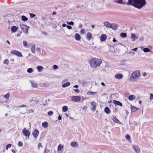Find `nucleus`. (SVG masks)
<instances>
[{
    "label": "nucleus",
    "mask_w": 153,
    "mask_h": 153,
    "mask_svg": "<svg viewBox=\"0 0 153 153\" xmlns=\"http://www.w3.org/2000/svg\"><path fill=\"white\" fill-rule=\"evenodd\" d=\"M127 4L140 9L146 4V2L145 0H128Z\"/></svg>",
    "instance_id": "obj_1"
},
{
    "label": "nucleus",
    "mask_w": 153,
    "mask_h": 153,
    "mask_svg": "<svg viewBox=\"0 0 153 153\" xmlns=\"http://www.w3.org/2000/svg\"><path fill=\"white\" fill-rule=\"evenodd\" d=\"M102 62L100 59L93 58L90 60L89 64L91 68H96L100 66Z\"/></svg>",
    "instance_id": "obj_2"
},
{
    "label": "nucleus",
    "mask_w": 153,
    "mask_h": 153,
    "mask_svg": "<svg viewBox=\"0 0 153 153\" xmlns=\"http://www.w3.org/2000/svg\"><path fill=\"white\" fill-rule=\"evenodd\" d=\"M140 75V71L139 70H137L135 71L130 76V80L131 81H133L134 79H136Z\"/></svg>",
    "instance_id": "obj_3"
},
{
    "label": "nucleus",
    "mask_w": 153,
    "mask_h": 153,
    "mask_svg": "<svg viewBox=\"0 0 153 153\" xmlns=\"http://www.w3.org/2000/svg\"><path fill=\"white\" fill-rule=\"evenodd\" d=\"M20 27L23 31L25 33H28V29L29 28V27L24 24H21L20 25Z\"/></svg>",
    "instance_id": "obj_4"
},
{
    "label": "nucleus",
    "mask_w": 153,
    "mask_h": 153,
    "mask_svg": "<svg viewBox=\"0 0 153 153\" xmlns=\"http://www.w3.org/2000/svg\"><path fill=\"white\" fill-rule=\"evenodd\" d=\"M81 97L79 96H73L71 97V100L75 102H79L81 100Z\"/></svg>",
    "instance_id": "obj_5"
},
{
    "label": "nucleus",
    "mask_w": 153,
    "mask_h": 153,
    "mask_svg": "<svg viewBox=\"0 0 153 153\" xmlns=\"http://www.w3.org/2000/svg\"><path fill=\"white\" fill-rule=\"evenodd\" d=\"M23 134L25 136L29 138L30 134V132L27 129H26V128H24L22 131Z\"/></svg>",
    "instance_id": "obj_6"
},
{
    "label": "nucleus",
    "mask_w": 153,
    "mask_h": 153,
    "mask_svg": "<svg viewBox=\"0 0 153 153\" xmlns=\"http://www.w3.org/2000/svg\"><path fill=\"white\" fill-rule=\"evenodd\" d=\"M39 131L38 130L35 129L32 132V134L35 138H36L39 134Z\"/></svg>",
    "instance_id": "obj_7"
},
{
    "label": "nucleus",
    "mask_w": 153,
    "mask_h": 153,
    "mask_svg": "<svg viewBox=\"0 0 153 153\" xmlns=\"http://www.w3.org/2000/svg\"><path fill=\"white\" fill-rule=\"evenodd\" d=\"M132 148L134 151L136 153H139L140 152V150L139 147L137 146L133 145Z\"/></svg>",
    "instance_id": "obj_8"
},
{
    "label": "nucleus",
    "mask_w": 153,
    "mask_h": 153,
    "mask_svg": "<svg viewBox=\"0 0 153 153\" xmlns=\"http://www.w3.org/2000/svg\"><path fill=\"white\" fill-rule=\"evenodd\" d=\"M117 3L120 4L127 5H128V2H126L125 1L123 0H117Z\"/></svg>",
    "instance_id": "obj_9"
},
{
    "label": "nucleus",
    "mask_w": 153,
    "mask_h": 153,
    "mask_svg": "<svg viewBox=\"0 0 153 153\" xmlns=\"http://www.w3.org/2000/svg\"><path fill=\"white\" fill-rule=\"evenodd\" d=\"M107 39V36L106 34H102L100 37V39L101 42H104Z\"/></svg>",
    "instance_id": "obj_10"
},
{
    "label": "nucleus",
    "mask_w": 153,
    "mask_h": 153,
    "mask_svg": "<svg viewBox=\"0 0 153 153\" xmlns=\"http://www.w3.org/2000/svg\"><path fill=\"white\" fill-rule=\"evenodd\" d=\"M111 28L113 30H116L118 28L119 26V25L115 23H112L111 24Z\"/></svg>",
    "instance_id": "obj_11"
},
{
    "label": "nucleus",
    "mask_w": 153,
    "mask_h": 153,
    "mask_svg": "<svg viewBox=\"0 0 153 153\" xmlns=\"http://www.w3.org/2000/svg\"><path fill=\"white\" fill-rule=\"evenodd\" d=\"M130 108L131 112H134L140 109L139 108L135 107L132 105H131Z\"/></svg>",
    "instance_id": "obj_12"
},
{
    "label": "nucleus",
    "mask_w": 153,
    "mask_h": 153,
    "mask_svg": "<svg viewBox=\"0 0 153 153\" xmlns=\"http://www.w3.org/2000/svg\"><path fill=\"white\" fill-rule=\"evenodd\" d=\"M113 103L116 105H119L120 106H122V103L119 101L114 100L113 101Z\"/></svg>",
    "instance_id": "obj_13"
},
{
    "label": "nucleus",
    "mask_w": 153,
    "mask_h": 153,
    "mask_svg": "<svg viewBox=\"0 0 153 153\" xmlns=\"http://www.w3.org/2000/svg\"><path fill=\"white\" fill-rule=\"evenodd\" d=\"M104 25L107 27L111 28V24L108 22H103Z\"/></svg>",
    "instance_id": "obj_14"
},
{
    "label": "nucleus",
    "mask_w": 153,
    "mask_h": 153,
    "mask_svg": "<svg viewBox=\"0 0 153 153\" xmlns=\"http://www.w3.org/2000/svg\"><path fill=\"white\" fill-rule=\"evenodd\" d=\"M123 77V75L121 74H117L115 76V78L117 79H120Z\"/></svg>",
    "instance_id": "obj_15"
},
{
    "label": "nucleus",
    "mask_w": 153,
    "mask_h": 153,
    "mask_svg": "<svg viewBox=\"0 0 153 153\" xmlns=\"http://www.w3.org/2000/svg\"><path fill=\"white\" fill-rule=\"evenodd\" d=\"M19 28L15 26H13L11 28V30L13 33L16 32L18 29Z\"/></svg>",
    "instance_id": "obj_16"
},
{
    "label": "nucleus",
    "mask_w": 153,
    "mask_h": 153,
    "mask_svg": "<svg viewBox=\"0 0 153 153\" xmlns=\"http://www.w3.org/2000/svg\"><path fill=\"white\" fill-rule=\"evenodd\" d=\"M95 104V102H91V105L93 106L91 108V110L93 111H94L96 110V105Z\"/></svg>",
    "instance_id": "obj_17"
},
{
    "label": "nucleus",
    "mask_w": 153,
    "mask_h": 153,
    "mask_svg": "<svg viewBox=\"0 0 153 153\" xmlns=\"http://www.w3.org/2000/svg\"><path fill=\"white\" fill-rule=\"evenodd\" d=\"M104 111L105 113L107 114H110L111 112L110 109L108 106H106L105 108Z\"/></svg>",
    "instance_id": "obj_18"
},
{
    "label": "nucleus",
    "mask_w": 153,
    "mask_h": 153,
    "mask_svg": "<svg viewBox=\"0 0 153 153\" xmlns=\"http://www.w3.org/2000/svg\"><path fill=\"white\" fill-rule=\"evenodd\" d=\"M74 38L76 40L78 41L80 40L81 38L79 34L78 33H76L75 34Z\"/></svg>",
    "instance_id": "obj_19"
},
{
    "label": "nucleus",
    "mask_w": 153,
    "mask_h": 153,
    "mask_svg": "<svg viewBox=\"0 0 153 153\" xmlns=\"http://www.w3.org/2000/svg\"><path fill=\"white\" fill-rule=\"evenodd\" d=\"M92 36V34L91 33L89 32H88L87 34V39L88 40H90L91 39Z\"/></svg>",
    "instance_id": "obj_20"
},
{
    "label": "nucleus",
    "mask_w": 153,
    "mask_h": 153,
    "mask_svg": "<svg viewBox=\"0 0 153 153\" xmlns=\"http://www.w3.org/2000/svg\"><path fill=\"white\" fill-rule=\"evenodd\" d=\"M35 45L34 44H32L31 45V50L32 52L35 53Z\"/></svg>",
    "instance_id": "obj_21"
},
{
    "label": "nucleus",
    "mask_w": 153,
    "mask_h": 153,
    "mask_svg": "<svg viewBox=\"0 0 153 153\" xmlns=\"http://www.w3.org/2000/svg\"><path fill=\"white\" fill-rule=\"evenodd\" d=\"M112 120L113 121L119 124H121V122L116 117H114L112 118Z\"/></svg>",
    "instance_id": "obj_22"
},
{
    "label": "nucleus",
    "mask_w": 153,
    "mask_h": 153,
    "mask_svg": "<svg viewBox=\"0 0 153 153\" xmlns=\"http://www.w3.org/2000/svg\"><path fill=\"white\" fill-rule=\"evenodd\" d=\"M130 38L132 39L133 41H134L137 39L136 35L134 33H131Z\"/></svg>",
    "instance_id": "obj_23"
},
{
    "label": "nucleus",
    "mask_w": 153,
    "mask_h": 153,
    "mask_svg": "<svg viewBox=\"0 0 153 153\" xmlns=\"http://www.w3.org/2000/svg\"><path fill=\"white\" fill-rule=\"evenodd\" d=\"M42 125L43 127L45 128H48V123L46 121H45L42 123Z\"/></svg>",
    "instance_id": "obj_24"
},
{
    "label": "nucleus",
    "mask_w": 153,
    "mask_h": 153,
    "mask_svg": "<svg viewBox=\"0 0 153 153\" xmlns=\"http://www.w3.org/2000/svg\"><path fill=\"white\" fill-rule=\"evenodd\" d=\"M135 98V97L134 95H130L128 97V100L130 101H132L134 100Z\"/></svg>",
    "instance_id": "obj_25"
},
{
    "label": "nucleus",
    "mask_w": 153,
    "mask_h": 153,
    "mask_svg": "<svg viewBox=\"0 0 153 153\" xmlns=\"http://www.w3.org/2000/svg\"><path fill=\"white\" fill-rule=\"evenodd\" d=\"M127 34L126 33L124 32H122L120 34V36L123 38H124L126 37Z\"/></svg>",
    "instance_id": "obj_26"
},
{
    "label": "nucleus",
    "mask_w": 153,
    "mask_h": 153,
    "mask_svg": "<svg viewBox=\"0 0 153 153\" xmlns=\"http://www.w3.org/2000/svg\"><path fill=\"white\" fill-rule=\"evenodd\" d=\"M70 83L69 82H67L62 84V86L63 88H65L67 86H69Z\"/></svg>",
    "instance_id": "obj_27"
},
{
    "label": "nucleus",
    "mask_w": 153,
    "mask_h": 153,
    "mask_svg": "<svg viewBox=\"0 0 153 153\" xmlns=\"http://www.w3.org/2000/svg\"><path fill=\"white\" fill-rule=\"evenodd\" d=\"M37 69L39 72H41L43 69V68L42 66H38L36 67Z\"/></svg>",
    "instance_id": "obj_28"
},
{
    "label": "nucleus",
    "mask_w": 153,
    "mask_h": 153,
    "mask_svg": "<svg viewBox=\"0 0 153 153\" xmlns=\"http://www.w3.org/2000/svg\"><path fill=\"white\" fill-rule=\"evenodd\" d=\"M71 145L73 147H77L78 146L77 142L75 141L72 142L71 143Z\"/></svg>",
    "instance_id": "obj_29"
},
{
    "label": "nucleus",
    "mask_w": 153,
    "mask_h": 153,
    "mask_svg": "<svg viewBox=\"0 0 153 153\" xmlns=\"http://www.w3.org/2000/svg\"><path fill=\"white\" fill-rule=\"evenodd\" d=\"M21 17L22 21L24 22H26L28 20V18L25 16H22Z\"/></svg>",
    "instance_id": "obj_30"
},
{
    "label": "nucleus",
    "mask_w": 153,
    "mask_h": 153,
    "mask_svg": "<svg viewBox=\"0 0 153 153\" xmlns=\"http://www.w3.org/2000/svg\"><path fill=\"white\" fill-rule=\"evenodd\" d=\"M62 111L64 112L67 111L68 110V107L66 106H64L62 108Z\"/></svg>",
    "instance_id": "obj_31"
},
{
    "label": "nucleus",
    "mask_w": 153,
    "mask_h": 153,
    "mask_svg": "<svg viewBox=\"0 0 153 153\" xmlns=\"http://www.w3.org/2000/svg\"><path fill=\"white\" fill-rule=\"evenodd\" d=\"M143 51L144 52H152L150 49L148 48H145L143 49Z\"/></svg>",
    "instance_id": "obj_32"
},
{
    "label": "nucleus",
    "mask_w": 153,
    "mask_h": 153,
    "mask_svg": "<svg viewBox=\"0 0 153 153\" xmlns=\"http://www.w3.org/2000/svg\"><path fill=\"white\" fill-rule=\"evenodd\" d=\"M96 92H94L91 91H88L87 92V95H94L96 94Z\"/></svg>",
    "instance_id": "obj_33"
},
{
    "label": "nucleus",
    "mask_w": 153,
    "mask_h": 153,
    "mask_svg": "<svg viewBox=\"0 0 153 153\" xmlns=\"http://www.w3.org/2000/svg\"><path fill=\"white\" fill-rule=\"evenodd\" d=\"M18 51L17 50H13L11 51L10 52V53L16 55Z\"/></svg>",
    "instance_id": "obj_34"
},
{
    "label": "nucleus",
    "mask_w": 153,
    "mask_h": 153,
    "mask_svg": "<svg viewBox=\"0 0 153 153\" xmlns=\"http://www.w3.org/2000/svg\"><path fill=\"white\" fill-rule=\"evenodd\" d=\"M32 101L35 102L36 104L38 103L39 101V100L38 99H36V98H33Z\"/></svg>",
    "instance_id": "obj_35"
},
{
    "label": "nucleus",
    "mask_w": 153,
    "mask_h": 153,
    "mask_svg": "<svg viewBox=\"0 0 153 153\" xmlns=\"http://www.w3.org/2000/svg\"><path fill=\"white\" fill-rule=\"evenodd\" d=\"M33 71V70L32 68H30L27 69V71L29 73H31Z\"/></svg>",
    "instance_id": "obj_36"
},
{
    "label": "nucleus",
    "mask_w": 153,
    "mask_h": 153,
    "mask_svg": "<svg viewBox=\"0 0 153 153\" xmlns=\"http://www.w3.org/2000/svg\"><path fill=\"white\" fill-rule=\"evenodd\" d=\"M63 147V146H62L61 144L59 145L58 147V150L59 151H61Z\"/></svg>",
    "instance_id": "obj_37"
},
{
    "label": "nucleus",
    "mask_w": 153,
    "mask_h": 153,
    "mask_svg": "<svg viewBox=\"0 0 153 153\" xmlns=\"http://www.w3.org/2000/svg\"><path fill=\"white\" fill-rule=\"evenodd\" d=\"M127 60L125 59L121 61L120 62V65H125V62L127 61Z\"/></svg>",
    "instance_id": "obj_38"
},
{
    "label": "nucleus",
    "mask_w": 153,
    "mask_h": 153,
    "mask_svg": "<svg viewBox=\"0 0 153 153\" xmlns=\"http://www.w3.org/2000/svg\"><path fill=\"white\" fill-rule=\"evenodd\" d=\"M30 82L31 83V85L32 87L34 88H36L37 87V84L36 83H34L31 81H30Z\"/></svg>",
    "instance_id": "obj_39"
},
{
    "label": "nucleus",
    "mask_w": 153,
    "mask_h": 153,
    "mask_svg": "<svg viewBox=\"0 0 153 153\" xmlns=\"http://www.w3.org/2000/svg\"><path fill=\"white\" fill-rule=\"evenodd\" d=\"M10 96V94L9 93H7L4 96V97L6 99H8L9 98Z\"/></svg>",
    "instance_id": "obj_40"
},
{
    "label": "nucleus",
    "mask_w": 153,
    "mask_h": 153,
    "mask_svg": "<svg viewBox=\"0 0 153 153\" xmlns=\"http://www.w3.org/2000/svg\"><path fill=\"white\" fill-rule=\"evenodd\" d=\"M66 23L68 25H73L74 24V22L73 21H71V22H66Z\"/></svg>",
    "instance_id": "obj_41"
},
{
    "label": "nucleus",
    "mask_w": 153,
    "mask_h": 153,
    "mask_svg": "<svg viewBox=\"0 0 153 153\" xmlns=\"http://www.w3.org/2000/svg\"><path fill=\"white\" fill-rule=\"evenodd\" d=\"M12 145L11 144H7L6 146V150H7L9 148H10L11 147Z\"/></svg>",
    "instance_id": "obj_42"
},
{
    "label": "nucleus",
    "mask_w": 153,
    "mask_h": 153,
    "mask_svg": "<svg viewBox=\"0 0 153 153\" xmlns=\"http://www.w3.org/2000/svg\"><path fill=\"white\" fill-rule=\"evenodd\" d=\"M29 15H30V17L31 18H33L36 15L34 13H30Z\"/></svg>",
    "instance_id": "obj_43"
},
{
    "label": "nucleus",
    "mask_w": 153,
    "mask_h": 153,
    "mask_svg": "<svg viewBox=\"0 0 153 153\" xmlns=\"http://www.w3.org/2000/svg\"><path fill=\"white\" fill-rule=\"evenodd\" d=\"M8 62V59H6L3 62V63L4 64H6L7 65H8L9 64Z\"/></svg>",
    "instance_id": "obj_44"
},
{
    "label": "nucleus",
    "mask_w": 153,
    "mask_h": 153,
    "mask_svg": "<svg viewBox=\"0 0 153 153\" xmlns=\"http://www.w3.org/2000/svg\"><path fill=\"white\" fill-rule=\"evenodd\" d=\"M16 56H19V57H22L23 56L22 55L21 53L19 51L17 53V54L16 55Z\"/></svg>",
    "instance_id": "obj_45"
},
{
    "label": "nucleus",
    "mask_w": 153,
    "mask_h": 153,
    "mask_svg": "<svg viewBox=\"0 0 153 153\" xmlns=\"http://www.w3.org/2000/svg\"><path fill=\"white\" fill-rule=\"evenodd\" d=\"M48 114L49 116H52L53 114V112L52 111H50L48 112Z\"/></svg>",
    "instance_id": "obj_46"
},
{
    "label": "nucleus",
    "mask_w": 153,
    "mask_h": 153,
    "mask_svg": "<svg viewBox=\"0 0 153 153\" xmlns=\"http://www.w3.org/2000/svg\"><path fill=\"white\" fill-rule=\"evenodd\" d=\"M126 138L127 140H129L130 139V137L129 134H127L126 135Z\"/></svg>",
    "instance_id": "obj_47"
},
{
    "label": "nucleus",
    "mask_w": 153,
    "mask_h": 153,
    "mask_svg": "<svg viewBox=\"0 0 153 153\" xmlns=\"http://www.w3.org/2000/svg\"><path fill=\"white\" fill-rule=\"evenodd\" d=\"M18 145L19 146H23V143L21 141H19L18 143Z\"/></svg>",
    "instance_id": "obj_48"
},
{
    "label": "nucleus",
    "mask_w": 153,
    "mask_h": 153,
    "mask_svg": "<svg viewBox=\"0 0 153 153\" xmlns=\"http://www.w3.org/2000/svg\"><path fill=\"white\" fill-rule=\"evenodd\" d=\"M23 44L24 46L25 47L27 46V42L25 41H23Z\"/></svg>",
    "instance_id": "obj_49"
},
{
    "label": "nucleus",
    "mask_w": 153,
    "mask_h": 153,
    "mask_svg": "<svg viewBox=\"0 0 153 153\" xmlns=\"http://www.w3.org/2000/svg\"><path fill=\"white\" fill-rule=\"evenodd\" d=\"M80 33L82 34H83L85 33V31L84 29H82L80 31Z\"/></svg>",
    "instance_id": "obj_50"
},
{
    "label": "nucleus",
    "mask_w": 153,
    "mask_h": 153,
    "mask_svg": "<svg viewBox=\"0 0 153 153\" xmlns=\"http://www.w3.org/2000/svg\"><path fill=\"white\" fill-rule=\"evenodd\" d=\"M47 105V100H45L44 102H43V105L45 106Z\"/></svg>",
    "instance_id": "obj_51"
},
{
    "label": "nucleus",
    "mask_w": 153,
    "mask_h": 153,
    "mask_svg": "<svg viewBox=\"0 0 153 153\" xmlns=\"http://www.w3.org/2000/svg\"><path fill=\"white\" fill-rule=\"evenodd\" d=\"M40 147H42V145L41 143H39L38 144V148L39 150L40 149Z\"/></svg>",
    "instance_id": "obj_52"
},
{
    "label": "nucleus",
    "mask_w": 153,
    "mask_h": 153,
    "mask_svg": "<svg viewBox=\"0 0 153 153\" xmlns=\"http://www.w3.org/2000/svg\"><path fill=\"white\" fill-rule=\"evenodd\" d=\"M53 69L55 70L56 69L58 68V66L56 65H54L53 66Z\"/></svg>",
    "instance_id": "obj_53"
},
{
    "label": "nucleus",
    "mask_w": 153,
    "mask_h": 153,
    "mask_svg": "<svg viewBox=\"0 0 153 153\" xmlns=\"http://www.w3.org/2000/svg\"><path fill=\"white\" fill-rule=\"evenodd\" d=\"M153 99V94L152 93H151L150 94V100H152Z\"/></svg>",
    "instance_id": "obj_54"
},
{
    "label": "nucleus",
    "mask_w": 153,
    "mask_h": 153,
    "mask_svg": "<svg viewBox=\"0 0 153 153\" xmlns=\"http://www.w3.org/2000/svg\"><path fill=\"white\" fill-rule=\"evenodd\" d=\"M66 27L69 30H71L72 29V27L70 25H67Z\"/></svg>",
    "instance_id": "obj_55"
},
{
    "label": "nucleus",
    "mask_w": 153,
    "mask_h": 153,
    "mask_svg": "<svg viewBox=\"0 0 153 153\" xmlns=\"http://www.w3.org/2000/svg\"><path fill=\"white\" fill-rule=\"evenodd\" d=\"M74 90L76 93H78L79 92V90L78 89H74Z\"/></svg>",
    "instance_id": "obj_56"
},
{
    "label": "nucleus",
    "mask_w": 153,
    "mask_h": 153,
    "mask_svg": "<svg viewBox=\"0 0 153 153\" xmlns=\"http://www.w3.org/2000/svg\"><path fill=\"white\" fill-rule=\"evenodd\" d=\"M58 120H61L62 119V116L59 114V116L58 117Z\"/></svg>",
    "instance_id": "obj_57"
},
{
    "label": "nucleus",
    "mask_w": 153,
    "mask_h": 153,
    "mask_svg": "<svg viewBox=\"0 0 153 153\" xmlns=\"http://www.w3.org/2000/svg\"><path fill=\"white\" fill-rule=\"evenodd\" d=\"M46 17L43 16L42 17V20L43 21H45L46 20Z\"/></svg>",
    "instance_id": "obj_58"
},
{
    "label": "nucleus",
    "mask_w": 153,
    "mask_h": 153,
    "mask_svg": "<svg viewBox=\"0 0 153 153\" xmlns=\"http://www.w3.org/2000/svg\"><path fill=\"white\" fill-rule=\"evenodd\" d=\"M18 107H20V108L23 107H27V106L26 105H21V106H18Z\"/></svg>",
    "instance_id": "obj_59"
},
{
    "label": "nucleus",
    "mask_w": 153,
    "mask_h": 153,
    "mask_svg": "<svg viewBox=\"0 0 153 153\" xmlns=\"http://www.w3.org/2000/svg\"><path fill=\"white\" fill-rule=\"evenodd\" d=\"M87 84V83L85 81H83V82H82V85H83L84 86H85V84Z\"/></svg>",
    "instance_id": "obj_60"
},
{
    "label": "nucleus",
    "mask_w": 153,
    "mask_h": 153,
    "mask_svg": "<svg viewBox=\"0 0 153 153\" xmlns=\"http://www.w3.org/2000/svg\"><path fill=\"white\" fill-rule=\"evenodd\" d=\"M22 32H19L18 34L16 35L17 36H20V35L22 33Z\"/></svg>",
    "instance_id": "obj_61"
},
{
    "label": "nucleus",
    "mask_w": 153,
    "mask_h": 153,
    "mask_svg": "<svg viewBox=\"0 0 153 153\" xmlns=\"http://www.w3.org/2000/svg\"><path fill=\"white\" fill-rule=\"evenodd\" d=\"M67 25L63 23L62 24V26L63 27H67Z\"/></svg>",
    "instance_id": "obj_62"
},
{
    "label": "nucleus",
    "mask_w": 153,
    "mask_h": 153,
    "mask_svg": "<svg viewBox=\"0 0 153 153\" xmlns=\"http://www.w3.org/2000/svg\"><path fill=\"white\" fill-rule=\"evenodd\" d=\"M140 39L141 41H143V37L142 36L140 38Z\"/></svg>",
    "instance_id": "obj_63"
},
{
    "label": "nucleus",
    "mask_w": 153,
    "mask_h": 153,
    "mask_svg": "<svg viewBox=\"0 0 153 153\" xmlns=\"http://www.w3.org/2000/svg\"><path fill=\"white\" fill-rule=\"evenodd\" d=\"M137 50V48L136 47L134 49H131V50L133 51H136Z\"/></svg>",
    "instance_id": "obj_64"
}]
</instances>
